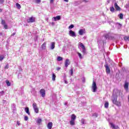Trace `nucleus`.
I'll list each match as a JSON object with an SVG mask.
<instances>
[{
    "instance_id": "obj_1",
    "label": "nucleus",
    "mask_w": 129,
    "mask_h": 129,
    "mask_svg": "<svg viewBox=\"0 0 129 129\" xmlns=\"http://www.w3.org/2000/svg\"><path fill=\"white\" fill-rule=\"evenodd\" d=\"M79 47H80L82 49V53L83 54H86V48H85V46L83 44V43L80 42L79 43Z\"/></svg>"
},
{
    "instance_id": "obj_2",
    "label": "nucleus",
    "mask_w": 129,
    "mask_h": 129,
    "mask_svg": "<svg viewBox=\"0 0 129 129\" xmlns=\"http://www.w3.org/2000/svg\"><path fill=\"white\" fill-rule=\"evenodd\" d=\"M92 89L93 90V92H96L97 86H96V83L95 81L93 82Z\"/></svg>"
},
{
    "instance_id": "obj_3",
    "label": "nucleus",
    "mask_w": 129,
    "mask_h": 129,
    "mask_svg": "<svg viewBox=\"0 0 129 129\" xmlns=\"http://www.w3.org/2000/svg\"><path fill=\"white\" fill-rule=\"evenodd\" d=\"M32 106L33 107V109H34L35 112H36V113H38L39 108H38V107H37V104L36 103H34L32 105Z\"/></svg>"
},
{
    "instance_id": "obj_4",
    "label": "nucleus",
    "mask_w": 129,
    "mask_h": 129,
    "mask_svg": "<svg viewBox=\"0 0 129 129\" xmlns=\"http://www.w3.org/2000/svg\"><path fill=\"white\" fill-rule=\"evenodd\" d=\"M112 100L114 104L116 103L117 102V95H114V94H113L112 97Z\"/></svg>"
},
{
    "instance_id": "obj_5",
    "label": "nucleus",
    "mask_w": 129,
    "mask_h": 129,
    "mask_svg": "<svg viewBox=\"0 0 129 129\" xmlns=\"http://www.w3.org/2000/svg\"><path fill=\"white\" fill-rule=\"evenodd\" d=\"M40 93L42 97H45L46 96V91L44 89H41L40 90Z\"/></svg>"
},
{
    "instance_id": "obj_6",
    "label": "nucleus",
    "mask_w": 129,
    "mask_h": 129,
    "mask_svg": "<svg viewBox=\"0 0 129 129\" xmlns=\"http://www.w3.org/2000/svg\"><path fill=\"white\" fill-rule=\"evenodd\" d=\"M105 68H106V72L107 74H109L110 73V69L109 68V67H108V64L107 63H105L104 65Z\"/></svg>"
},
{
    "instance_id": "obj_7",
    "label": "nucleus",
    "mask_w": 129,
    "mask_h": 129,
    "mask_svg": "<svg viewBox=\"0 0 129 129\" xmlns=\"http://www.w3.org/2000/svg\"><path fill=\"white\" fill-rule=\"evenodd\" d=\"M69 35L71 37H73V38H75V37H76V33L74 31H73L72 30H70L69 31Z\"/></svg>"
},
{
    "instance_id": "obj_8",
    "label": "nucleus",
    "mask_w": 129,
    "mask_h": 129,
    "mask_svg": "<svg viewBox=\"0 0 129 129\" xmlns=\"http://www.w3.org/2000/svg\"><path fill=\"white\" fill-rule=\"evenodd\" d=\"M70 64V60H69V59H66L64 61V67H66V68H67V67L69 66Z\"/></svg>"
},
{
    "instance_id": "obj_9",
    "label": "nucleus",
    "mask_w": 129,
    "mask_h": 129,
    "mask_svg": "<svg viewBox=\"0 0 129 129\" xmlns=\"http://www.w3.org/2000/svg\"><path fill=\"white\" fill-rule=\"evenodd\" d=\"M110 124L111 125V128H113V129L119 128V127L118 125H115V124H113V123H110Z\"/></svg>"
},
{
    "instance_id": "obj_10",
    "label": "nucleus",
    "mask_w": 129,
    "mask_h": 129,
    "mask_svg": "<svg viewBox=\"0 0 129 129\" xmlns=\"http://www.w3.org/2000/svg\"><path fill=\"white\" fill-rule=\"evenodd\" d=\"M35 17H30L27 20L28 23H34L35 22Z\"/></svg>"
},
{
    "instance_id": "obj_11",
    "label": "nucleus",
    "mask_w": 129,
    "mask_h": 129,
    "mask_svg": "<svg viewBox=\"0 0 129 129\" xmlns=\"http://www.w3.org/2000/svg\"><path fill=\"white\" fill-rule=\"evenodd\" d=\"M85 33V29H80L79 31V34L81 36H82Z\"/></svg>"
},
{
    "instance_id": "obj_12",
    "label": "nucleus",
    "mask_w": 129,
    "mask_h": 129,
    "mask_svg": "<svg viewBox=\"0 0 129 129\" xmlns=\"http://www.w3.org/2000/svg\"><path fill=\"white\" fill-rule=\"evenodd\" d=\"M124 88L126 90V91H127L128 90V83L125 82L124 85Z\"/></svg>"
},
{
    "instance_id": "obj_13",
    "label": "nucleus",
    "mask_w": 129,
    "mask_h": 129,
    "mask_svg": "<svg viewBox=\"0 0 129 129\" xmlns=\"http://www.w3.org/2000/svg\"><path fill=\"white\" fill-rule=\"evenodd\" d=\"M50 49L53 50L55 49V42H52L50 44Z\"/></svg>"
},
{
    "instance_id": "obj_14",
    "label": "nucleus",
    "mask_w": 129,
    "mask_h": 129,
    "mask_svg": "<svg viewBox=\"0 0 129 129\" xmlns=\"http://www.w3.org/2000/svg\"><path fill=\"white\" fill-rule=\"evenodd\" d=\"M53 20L55 22L56 21H60V20H61V17L60 16H57L55 17H53Z\"/></svg>"
},
{
    "instance_id": "obj_15",
    "label": "nucleus",
    "mask_w": 129,
    "mask_h": 129,
    "mask_svg": "<svg viewBox=\"0 0 129 129\" xmlns=\"http://www.w3.org/2000/svg\"><path fill=\"white\" fill-rule=\"evenodd\" d=\"M114 8L116 10V11H119L120 10V8L119 7L118 5H117V3L114 4Z\"/></svg>"
},
{
    "instance_id": "obj_16",
    "label": "nucleus",
    "mask_w": 129,
    "mask_h": 129,
    "mask_svg": "<svg viewBox=\"0 0 129 129\" xmlns=\"http://www.w3.org/2000/svg\"><path fill=\"white\" fill-rule=\"evenodd\" d=\"M53 125V123H52V122H50L48 123L47 124V127L48 129H51L52 128V126Z\"/></svg>"
},
{
    "instance_id": "obj_17",
    "label": "nucleus",
    "mask_w": 129,
    "mask_h": 129,
    "mask_svg": "<svg viewBox=\"0 0 129 129\" xmlns=\"http://www.w3.org/2000/svg\"><path fill=\"white\" fill-rule=\"evenodd\" d=\"M76 119V116L75 114H73L71 115V120H75Z\"/></svg>"
},
{
    "instance_id": "obj_18",
    "label": "nucleus",
    "mask_w": 129,
    "mask_h": 129,
    "mask_svg": "<svg viewBox=\"0 0 129 129\" xmlns=\"http://www.w3.org/2000/svg\"><path fill=\"white\" fill-rule=\"evenodd\" d=\"M70 123L71 125H75V120H71L70 121Z\"/></svg>"
},
{
    "instance_id": "obj_19",
    "label": "nucleus",
    "mask_w": 129,
    "mask_h": 129,
    "mask_svg": "<svg viewBox=\"0 0 129 129\" xmlns=\"http://www.w3.org/2000/svg\"><path fill=\"white\" fill-rule=\"evenodd\" d=\"M46 42H44L43 44L42 45L41 48L42 49V50H45V49H46Z\"/></svg>"
},
{
    "instance_id": "obj_20",
    "label": "nucleus",
    "mask_w": 129,
    "mask_h": 129,
    "mask_svg": "<svg viewBox=\"0 0 129 129\" xmlns=\"http://www.w3.org/2000/svg\"><path fill=\"white\" fill-rule=\"evenodd\" d=\"M52 80L53 81H55V80H56V75L54 73L52 74Z\"/></svg>"
},
{
    "instance_id": "obj_21",
    "label": "nucleus",
    "mask_w": 129,
    "mask_h": 129,
    "mask_svg": "<svg viewBox=\"0 0 129 129\" xmlns=\"http://www.w3.org/2000/svg\"><path fill=\"white\" fill-rule=\"evenodd\" d=\"M25 111L26 112V113H28L29 115H30V111L29 110L28 107H26L25 108Z\"/></svg>"
},
{
    "instance_id": "obj_22",
    "label": "nucleus",
    "mask_w": 129,
    "mask_h": 129,
    "mask_svg": "<svg viewBox=\"0 0 129 129\" xmlns=\"http://www.w3.org/2000/svg\"><path fill=\"white\" fill-rule=\"evenodd\" d=\"M36 122L37 123H38V124H40V123L42 122V119L41 118L37 119L36 120Z\"/></svg>"
},
{
    "instance_id": "obj_23",
    "label": "nucleus",
    "mask_w": 129,
    "mask_h": 129,
    "mask_svg": "<svg viewBox=\"0 0 129 129\" xmlns=\"http://www.w3.org/2000/svg\"><path fill=\"white\" fill-rule=\"evenodd\" d=\"M12 110H16V104H13L12 105Z\"/></svg>"
},
{
    "instance_id": "obj_24",
    "label": "nucleus",
    "mask_w": 129,
    "mask_h": 129,
    "mask_svg": "<svg viewBox=\"0 0 129 129\" xmlns=\"http://www.w3.org/2000/svg\"><path fill=\"white\" fill-rule=\"evenodd\" d=\"M117 106H121V102L117 101L116 103H115Z\"/></svg>"
},
{
    "instance_id": "obj_25",
    "label": "nucleus",
    "mask_w": 129,
    "mask_h": 129,
    "mask_svg": "<svg viewBox=\"0 0 129 129\" xmlns=\"http://www.w3.org/2000/svg\"><path fill=\"white\" fill-rule=\"evenodd\" d=\"M108 105H109V104H108V102H106L104 104V107L105 108H108Z\"/></svg>"
},
{
    "instance_id": "obj_26",
    "label": "nucleus",
    "mask_w": 129,
    "mask_h": 129,
    "mask_svg": "<svg viewBox=\"0 0 129 129\" xmlns=\"http://www.w3.org/2000/svg\"><path fill=\"white\" fill-rule=\"evenodd\" d=\"M118 17L119 19H120L121 20H122V19H123V14L120 13V14H119Z\"/></svg>"
},
{
    "instance_id": "obj_27",
    "label": "nucleus",
    "mask_w": 129,
    "mask_h": 129,
    "mask_svg": "<svg viewBox=\"0 0 129 129\" xmlns=\"http://www.w3.org/2000/svg\"><path fill=\"white\" fill-rule=\"evenodd\" d=\"M114 10H115L114 7H110V12H111V13H114Z\"/></svg>"
},
{
    "instance_id": "obj_28",
    "label": "nucleus",
    "mask_w": 129,
    "mask_h": 129,
    "mask_svg": "<svg viewBox=\"0 0 129 129\" xmlns=\"http://www.w3.org/2000/svg\"><path fill=\"white\" fill-rule=\"evenodd\" d=\"M5 59V56L4 55H0V61H2Z\"/></svg>"
},
{
    "instance_id": "obj_29",
    "label": "nucleus",
    "mask_w": 129,
    "mask_h": 129,
    "mask_svg": "<svg viewBox=\"0 0 129 129\" xmlns=\"http://www.w3.org/2000/svg\"><path fill=\"white\" fill-rule=\"evenodd\" d=\"M81 123H82V124H86L85 123V120H84V119H82L81 120Z\"/></svg>"
},
{
    "instance_id": "obj_30",
    "label": "nucleus",
    "mask_w": 129,
    "mask_h": 129,
    "mask_svg": "<svg viewBox=\"0 0 129 129\" xmlns=\"http://www.w3.org/2000/svg\"><path fill=\"white\" fill-rule=\"evenodd\" d=\"M77 54H78L80 59H82V58H83V57H82V54H81V53H80L79 52H77Z\"/></svg>"
},
{
    "instance_id": "obj_31",
    "label": "nucleus",
    "mask_w": 129,
    "mask_h": 129,
    "mask_svg": "<svg viewBox=\"0 0 129 129\" xmlns=\"http://www.w3.org/2000/svg\"><path fill=\"white\" fill-rule=\"evenodd\" d=\"M57 60V61H62V60H63V58L61 56H58Z\"/></svg>"
},
{
    "instance_id": "obj_32",
    "label": "nucleus",
    "mask_w": 129,
    "mask_h": 129,
    "mask_svg": "<svg viewBox=\"0 0 129 129\" xmlns=\"http://www.w3.org/2000/svg\"><path fill=\"white\" fill-rule=\"evenodd\" d=\"M16 7H17V9H18L19 10H20L21 9V5L20 4H19L18 3H16Z\"/></svg>"
},
{
    "instance_id": "obj_33",
    "label": "nucleus",
    "mask_w": 129,
    "mask_h": 129,
    "mask_svg": "<svg viewBox=\"0 0 129 129\" xmlns=\"http://www.w3.org/2000/svg\"><path fill=\"white\" fill-rule=\"evenodd\" d=\"M6 84L7 86H11V83L8 80L6 81Z\"/></svg>"
},
{
    "instance_id": "obj_34",
    "label": "nucleus",
    "mask_w": 129,
    "mask_h": 129,
    "mask_svg": "<svg viewBox=\"0 0 129 129\" xmlns=\"http://www.w3.org/2000/svg\"><path fill=\"white\" fill-rule=\"evenodd\" d=\"M124 39L125 41H129V36H125Z\"/></svg>"
},
{
    "instance_id": "obj_35",
    "label": "nucleus",
    "mask_w": 129,
    "mask_h": 129,
    "mask_svg": "<svg viewBox=\"0 0 129 129\" xmlns=\"http://www.w3.org/2000/svg\"><path fill=\"white\" fill-rule=\"evenodd\" d=\"M73 28H74V25L73 24L71 25L69 27V29H73Z\"/></svg>"
},
{
    "instance_id": "obj_36",
    "label": "nucleus",
    "mask_w": 129,
    "mask_h": 129,
    "mask_svg": "<svg viewBox=\"0 0 129 129\" xmlns=\"http://www.w3.org/2000/svg\"><path fill=\"white\" fill-rule=\"evenodd\" d=\"M2 24L3 25L6 24V21L3 19L2 20Z\"/></svg>"
},
{
    "instance_id": "obj_37",
    "label": "nucleus",
    "mask_w": 129,
    "mask_h": 129,
    "mask_svg": "<svg viewBox=\"0 0 129 129\" xmlns=\"http://www.w3.org/2000/svg\"><path fill=\"white\" fill-rule=\"evenodd\" d=\"M4 94H5V92L4 91L0 92V95L1 96H2V95H3Z\"/></svg>"
},
{
    "instance_id": "obj_38",
    "label": "nucleus",
    "mask_w": 129,
    "mask_h": 129,
    "mask_svg": "<svg viewBox=\"0 0 129 129\" xmlns=\"http://www.w3.org/2000/svg\"><path fill=\"white\" fill-rule=\"evenodd\" d=\"M93 116H94L95 117H97V116H98L97 113H94L93 114Z\"/></svg>"
},
{
    "instance_id": "obj_39",
    "label": "nucleus",
    "mask_w": 129,
    "mask_h": 129,
    "mask_svg": "<svg viewBox=\"0 0 129 129\" xmlns=\"http://www.w3.org/2000/svg\"><path fill=\"white\" fill-rule=\"evenodd\" d=\"M4 69H9V64H7L5 66Z\"/></svg>"
},
{
    "instance_id": "obj_40",
    "label": "nucleus",
    "mask_w": 129,
    "mask_h": 129,
    "mask_svg": "<svg viewBox=\"0 0 129 129\" xmlns=\"http://www.w3.org/2000/svg\"><path fill=\"white\" fill-rule=\"evenodd\" d=\"M70 73H71V75H73V69H71Z\"/></svg>"
},
{
    "instance_id": "obj_41",
    "label": "nucleus",
    "mask_w": 129,
    "mask_h": 129,
    "mask_svg": "<svg viewBox=\"0 0 129 129\" xmlns=\"http://www.w3.org/2000/svg\"><path fill=\"white\" fill-rule=\"evenodd\" d=\"M3 26L5 28V29H8V25L7 24H5Z\"/></svg>"
},
{
    "instance_id": "obj_42",
    "label": "nucleus",
    "mask_w": 129,
    "mask_h": 129,
    "mask_svg": "<svg viewBox=\"0 0 129 129\" xmlns=\"http://www.w3.org/2000/svg\"><path fill=\"white\" fill-rule=\"evenodd\" d=\"M28 116H25L24 117V120H26V121L28 120Z\"/></svg>"
},
{
    "instance_id": "obj_43",
    "label": "nucleus",
    "mask_w": 129,
    "mask_h": 129,
    "mask_svg": "<svg viewBox=\"0 0 129 129\" xmlns=\"http://www.w3.org/2000/svg\"><path fill=\"white\" fill-rule=\"evenodd\" d=\"M126 9H127V10L128 11H129V5H126Z\"/></svg>"
},
{
    "instance_id": "obj_44",
    "label": "nucleus",
    "mask_w": 129,
    "mask_h": 129,
    "mask_svg": "<svg viewBox=\"0 0 129 129\" xmlns=\"http://www.w3.org/2000/svg\"><path fill=\"white\" fill-rule=\"evenodd\" d=\"M105 39H108V34H106L105 35Z\"/></svg>"
},
{
    "instance_id": "obj_45",
    "label": "nucleus",
    "mask_w": 129,
    "mask_h": 129,
    "mask_svg": "<svg viewBox=\"0 0 129 129\" xmlns=\"http://www.w3.org/2000/svg\"><path fill=\"white\" fill-rule=\"evenodd\" d=\"M18 77V78H22V75L21 74H19Z\"/></svg>"
},
{
    "instance_id": "obj_46",
    "label": "nucleus",
    "mask_w": 129,
    "mask_h": 129,
    "mask_svg": "<svg viewBox=\"0 0 129 129\" xmlns=\"http://www.w3.org/2000/svg\"><path fill=\"white\" fill-rule=\"evenodd\" d=\"M36 3L37 4H39V3H41V0H36Z\"/></svg>"
},
{
    "instance_id": "obj_47",
    "label": "nucleus",
    "mask_w": 129,
    "mask_h": 129,
    "mask_svg": "<svg viewBox=\"0 0 129 129\" xmlns=\"http://www.w3.org/2000/svg\"><path fill=\"white\" fill-rule=\"evenodd\" d=\"M60 69H61V68H56V70H57V71H59V70H60Z\"/></svg>"
},
{
    "instance_id": "obj_48",
    "label": "nucleus",
    "mask_w": 129,
    "mask_h": 129,
    "mask_svg": "<svg viewBox=\"0 0 129 129\" xmlns=\"http://www.w3.org/2000/svg\"><path fill=\"white\" fill-rule=\"evenodd\" d=\"M64 105L68 106V103H67V102L64 103Z\"/></svg>"
},
{
    "instance_id": "obj_49",
    "label": "nucleus",
    "mask_w": 129,
    "mask_h": 129,
    "mask_svg": "<svg viewBox=\"0 0 129 129\" xmlns=\"http://www.w3.org/2000/svg\"><path fill=\"white\" fill-rule=\"evenodd\" d=\"M17 123L18 125H20V121H17Z\"/></svg>"
},
{
    "instance_id": "obj_50",
    "label": "nucleus",
    "mask_w": 129,
    "mask_h": 129,
    "mask_svg": "<svg viewBox=\"0 0 129 129\" xmlns=\"http://www.w3.org/2000/svg\"><path fill=\"white\" fill-rule=\"evenodd\" d=\"M54 2V0H50V3L52 4Z\"/></svg>"
},
{
    "instance_id": "obj_51",
    "label": "nucleus",
    "mask_w": 129,
    "mask_h": 129,
    "mask_svg": "<svg viewBox=\"0 0 129 129\" xmlns=\"http://www.w3.org/2000/svg\"><path fill=\"white\" fill-rule=\"evenodd\" d=\"M0 3H1V4H3L4 3V0H0Z\"/></svg>"
},
{
    "instance_id": "obj_52",
    "label": "nucleus",
    "mask_w": 129,
    "mask_h": 129,
    "mask_svg": "<svg viewBox=\"0 0 129 129\" xmlns=\"http://www.w3.org/2000/svg\"><path fill=\"white\" fill-rule=\"evenodd\" d=\"M64 83L66 84H68V82H67V81H64Z\"/></svg>"
},
{
    "instance_id": "obj_53",
    "label": "nucleus",
    "mask_w": 129,
    "mask_h": 129,
    "mask_svg": "<svg viewBox=\"0 0 129 129\" xmlns=\"http://www.w3.org/2000/svg\"><path fill=\"white\" fill-rule=\"evenodd\" d=\"M15 35H16V33H13L11 36H15Z\"/></svg>"
},
{
    "instance_id": "obj_54",
    "label": "nucleus",
    "mask_w": 129,
    "mask_h": 129,
    "mask_svg": "<svg viewBox=\"0 0 129 129\" xmlns=\"http://www.w3.org/2000/svg\"><path fill=\"white\" fill-rule=\"evenodd\" d=\"M64 2H66V3H68V2L69 1V0H64Z\"/></svg>"
},
{
    "instance_id": "obj_55",
    "label": "nucleus",
    "mask_w": 129,
    "mask_h": 129,
    "mask_svg": "<svg viewBox=\"0 0 129 129\" xmlns=\"http://www.w3.org/2000/svg\"><path fill=\"white\" fill-rule=\"evenodd\" d=\"M2 12H3V10H2L1 9H0V13H2Z\"/></svg>"
},
{
    "instance_id": "obj_56",
    "label": "nucleus",
    "mask_w": 129,
    "mask_h": 129,
    "mask_svg": "<svg viewBox=\"0 0 129 129\" xmlns=\"http://www.w3.org/2000/svg\"><path fill=\"white\" fill-rule=\"evenodd\" d=\"M2 35H3V33H2V32H0V36H2Z\"/></svg>"
},
{
    "instance_id": "obj_57",
    "label": "nucleus",
    "mask_w": 129,
    "mask_h": 129,
    "mask_svg": "<svg viewBox=\"0 0 129 129\" xmlns=\"http://www.w3.org/2000/svg\"><path fill=\"white\" fill-rule=\"evenodd\" d=\"M83 82H85V80H83Z\"/></svg>"
},
{
    "instance_id": "obj_58",
    "label": "nucleus",
    "mask_w": 129,
    "mask_h": 129,
    "mask_svg": "<svg viewBox=\"0 0 129 129\" xmlns=\"http://www.w3.org/2000/svg\"><path fill=\"white\" fill-rule=\"evenodd\" d=\"M31 93H32V94H33V91H31Z\"/></svg>"
},
{
    "instance_id": "obj_59",
    "label": "nucleus",
    "mask_w": 129,
    "mask_h": 129,
    "mask_svg": "<svg viewBox=\"0 0 129 129\" xmlns=\"http://www.w3.org/2000/svg\"><path fill=\"white\" fill-rule=\"evenodd\" d=\"M32 90H33V91H34V89H33Z\"/></svg>"
}]
</instances>
